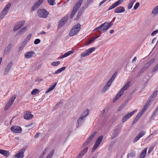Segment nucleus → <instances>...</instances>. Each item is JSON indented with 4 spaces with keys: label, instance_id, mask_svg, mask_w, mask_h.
I'll use <instances>...</instances> for the list:
<instances>
[{
    "label": "nucleus",
    "instance_id": "obj_1",
    "mask_svg": "<svg viewBox=\"0 0 158 158\" xmlns=\"http://www.w3.org/2000/svg\"><path fill=\"white\" fill-rule=\"evenodd\" d=\"M118 72H115L113 74L111 78L108 81V82L107 83L103 88L102 91V93H104L108 89L109 87L111 85L112 83L115 78Z\"/></svg>",
    "mask_w": 158,
    "mask_h": 158
},
{
    "label": "nucleus",
    "instance_id": "obj_2",
    "mask_svg": "<svg viewBox=\"0 0 158 158\" xmlns=\"http://www.w3.org/2000/svg\"><path fill=\"white\" fill-rule=\"evenodd\" d=\"M130 84V82H128L124 86L113 100V102H115L122 96V95L123 94L124 91L127 89L128 88Z\"/></svg>",
    "mask_w": 158,
    "mask_h": 158
},
{
    "label": "nucleus",
    "instance_id": "obj_3",
    "mask_svg": "<svg viewBox=\"0 0 158 158\" xmlns=\"http://www.w3.org/2000/svg\"><path fill=\"white\" fill-rule=\"evenodd\" d=\"M81 25L80 23H77L74 26L71 30L69 35L70 36H74L76 35L80 29Z\"/></svg>",
    "mask_w": 158,
    "mask_h": 158
},
{
    "label": "nucleus",
    "instance_id": "obj_4",
    "mask_svg": "<svg viewBox=\"0 0 158 158\" xmlns=\"http://www.w3.org/2000/svg\"><path fill=\"white\" fill-rule=\"evenodd\" d=\"M107 23L105 22L104 23L101 24L99 26L96 27L94 30V31L96 30H98V31L101 34L105 32L108 29L106 25Z\"/></svg>",
    "mask_w": 158,
    "mask_h": 158
},
{
    "label": "nucleus",
    "instance_id": "obj_5",
    "mask_svg": "<svg viewBox=\"0 0 158 158\" xmlns=\"http://www.w3.org/2000/svg\"><path fill=\"white\" fill-rule=\"evenodd\" d=\"M95 49V48L94 47H93L86 50L84 52L81 53V56L83 57L87 56L93 52Z\"/></svg>",
    "mask_w": 158,
    "mask_h": 158
},
{
    "label": "nucleus",
    "instance_id": "obj_6",
    "mask_svg": "<svg viewBox=\"0 0 158 158\" xmlns=\"http://www.w3.org/2000/svg\"><path fill=\"white\" fill-rule=\"evenodd\" d=\"M69 18V15H67L60 20L58 23V28H60L61 27L66 23Z\"/></svg>",
    "mask_w": 158,
    "mask_h": 158
},
{
    "label": "nucleus",
    "instance_id": "obj_7",
    "mask_svg": "<svg viewBox=\"0 0 158 158\" xmlns=\"http://www.w3.org/2000/svg\"><path fill=\"white\" fill-rule=\"evenodd\" d=\"M122 126L120 125H118L114 130L112 135L111 137V139H113L117 137L119 134V131L121 129Z\"/></svg>",
    "mask_w": 158,
    "mask_h": 158
},
{
    "label": "nucleus",
    "instance_id": "obj_8",
    "mask_svg": "<svg viewBox=\"0 0 158 158\" xmlns=\"http://www.w3.org/2000/svg\"><path fill=\"white\" fill-rule=\"evenodd\" d=\"M25 22V21L24 20H23L22 21L18 22L15 24L13 30L14 31H16L22 27Z\"/></svg>",
    "mask_w": 158,
    "mask_h": 158
},
{
    "label": "nucleus",
    "instance_id": "obj_9",
    "mask_svg": "<svg viewBox=\"0 0 158 158\" xmlns=\"http://www.w3.org/2000/svg\"><path fill=\"white\" fill-rule=\"evenodd\" d=\"M136 112V110H135L129 113H128L124 115L122 119V122L124 123L126 122Z\"/></svg>",
    "mask_w": 158,
    "mask_h": 158
},
{
    "label": "nucleus",
    "instance_id": "obj_10",
    "mask_svg": "<svg viewBox=\"0 0 158 158\" xmlns=\"http://www.w3.org/2000/svg\"><path fill=\"white\" fill-rule=\"evenodd\" d=\"M37 14L40 17L46 18L47 17L49 13L47 10H38Z\"/></svg>",
    "mask_w": 158,
    "mask_h": 158
},
{
    "label": "nucleus",
    "instance_id": "obj_11",
    "mask_svg": "<svg viewBox=\"0 0 158 158\" xmlns=\"http://www.w3.org/2000/svg\"><path fill=\"white\" fill-rule=\"evenodd\" d=\"M44 0H38L35 2L31 7L32 10L37 9L43 3Z\"/></svg>",
    "mask_w": 158,
    "mask_h": 158
},
{
    "label": "nucleus",
    "instance_id": "obj_12",
    "mask_svg": "<svg viewBox=\"0 0 158 158\" xmlns=\"http://www.w3.org/2000/svg\"><path fill=\"white\" fill-rule=\"evenodd\" d=\"M35 54V52L33 51L28 52L25 53L24 57L26 59H29L33 57Z\"/></svg>",
    "mask_w": 158,
    "mask_h": 158
},
{
    "label": "nucleus",
    "instance_id": "obj_13",
    "mask_svg": "<svg viewBox=\"0 0 158 158\" xmlns=\"http://www.w3.org/2000/svg\"><path fill=\"white\" fill-rule=\"evenodd\" d=\"M145 133L146 132L145 131H141L135 137L133 140V142L134 143L137 142L140 139V138L143 136Z\"/></svg>",
    "mask_w": 158,
    "mask_h": 158
},
{
    "label": "nucleus",
    "instance_id": "obj_14",
    "mask_svg": "<svg viewBox=\"0 0 158 158\" xmlns=\"http://www.w3.org/2000/svg\"><path fill=\"white\" fill-rule=\"evenodd\" d=\"M96 133V131H94V133L89 136V138L87 139L86 142L84 143L83 145L84 147L87 146L88 144L91 142L93 137L95 136Z\"/></svg>",
    "mask_w": 158,
    "mask_h": 158
},
{
    "label": "nucleus",
    "instance_id": "obj_15",
    "mask_svg": "<svg viewBox=\"0 0 158 158\" xmlns=\"http://www.w3.org/2000/svg\"><path fill=\"white\" fill-rule=\"evenodd\" d=\"M11 131L15 133H20L22 131L21 127L17 126H14L11 128Z\"/></svg>",
    "mask_w": 158,
    "mask_h": 158
},
{
    "label": "nucleus",
    "instance_id": "obj_16",
    "mask_svg": "<svg viewBox=\"0 0 158 158\" xmlns=\"http://www.w3.org/2000/svg\"><path fill=\"white\" fill-rule=\"evenodd\" d=\"M85 120V118L81 116L78 119L76 124L77 128L79 127L80 125H81L84 123Z\"/></svg>",
    "mask_w": 158,
    "mask_h": 158
},
{
    "label": "nucleus",
    "instance_id": "obj_17",
    "mask_svg": "<svg viewBox=\"0 0 158 158\" xmlns=\"http://www.w3.org/2000/svg\"><path fill=\"white\" fill-rule=\"evenodd\" d=\"M123 0H118L116 2L114 3L111 6H110L109 8L108 9V10H111L114 8H115L117 6L119 5L120 4L122 3L123 2Z\"/></svg>",
    "mask_w": 158,
    "mask_h": 158
},
{
    "label": "nucleus",
    "instance_id": "obj_18",
    "mask_svg": "<svg viewBox=\"0 0 158 158\" xmlns=\"http://www.w3.org/2000/svg\"><path fill=\"white\" fill-rule=\"evenodd\" d=\"M83 0H79L75 4L73 10H78L81 7V6L83 2Z\"/></svg>",
    "mask_w": 158,
    "mask_h": 158
},
{
    "label": "nucleus",
    "instance_id": "obj_19",
    "mask_svg": "<svg viewBox=\"0 0 158 158\" xmlns=\"http://www.w3.org/2000/svg\"><path fill=\"white\" fill-rule=\"evenodd\" d=\"M25 150L23 149L19 151L18 153L15 154V156L17 157V158H22L24 157V152Z\"/></svg>",
    "mask_w": 158,
    "mask_h": 158
},
{
    "label": "nucleus",
    "instance_id": "obj_20",
    "mask_svg": "<svg viewBox=\"0 0 158 158\" xmlns=\"http://www.w3.org/2000/svg\"><path fill=\"white\" fill-rule=\"evenodd\" d=\"M150 100H148L147 102L145 105L143 107L140 113H139L142 115L143 113L145 112L146 110H147V107L149 106L150 104L149 103L150 102Z\"/></svg>",
    "mask_w": 158,
    "mask_h": 158
},
{
    "label": "nucleus",
    "instance_id": "obj_21",
    "mask_svg": "<svg viewBox=\"0 0 158 158\" xmlns=\"http://www.w3.org/2000/svg\"><path fill=\"white\" fill-rule=\"evenodd\" d=\"M103 138V136L102 135L99 136L97 139L94 145L98 147L101 143Z\"/></svg>",
    "mask_w": 158,
    "mask_h": 158
},
{
    "label": "nucleus",
    "instance_id": "obj_22",
    "mask_svg": "<svg viewBox=\"0 0 158 158\" xmlns=\"http://www.w3.org/2000/svg\"><path fill=\"white\" fill-rule=\"evenodd\" d=\"M33 115L30 112L25 113L24 115V118L26 119H29L31 118Z\"/></svg>",
    "mask_w": 158,
    "mask_h": 158
},
{
    "label": "nucleus",
    "instance_id": "obj_23",
    "mask_svg": "<svg viewBox=\"0 0 158 158\" xmlns=\"http://www.w3.org/2000/svg\"><path fill=\"white\" fill-rule=\"evenodd\" d=\"M88 147L85 148L81 152V153L77 156V158H81V156H83L87 152L88 150Z\"/></svg>",
    "mask_w": 158,
    "mask_h": 158
},
{
    "label": "nucleus",
    "instance_id": "obj_24",
    "mask_svg": "<svg viewBox=\"0 0 158 158\" xmlns=\"http://www.w3.org/2000/svg\"><path fill=\"white\" fill-rule=\"evenodd\" d=\"M147 150V148H145L143 150L140 154L139 156V158H144L145 157L146 154Z\"/></svg>",
    "mask_w": 158,
    "mask_h": 158
},
{
    "label": "nucleus",
    "instance_id": "obj_25",
    "mask_svg": "<svg viewBox=\"0 0 158 158\" xmlns=\"http://www.w3.org/2000/svg\"><path fill=\"white\" fill-rule=\"evenodd\" d=\"M12 47V44H9L5 48L4 51V53L5 54H7L10 51Z\"/></svg>",
    "mask_w": 158,
    "mask_h": 158
},
{
    "label": "nucleus",
    "instance_id": "obj_26",
    "mask_svg": "<svg viewBox=\"0 0 158 158\" xmlns=\"http://www.w3.org/2000/svg\"><path fill=\"white\" fill-rule=\"evenodd\" d=\"M89 110L87 109L83 112L81 116L85 118L89 115Z\"/></svg>",
    "mask_w": 158,
    "mask_h": 158
},
{
    "label": "nucleus",
    "instance_id": "obj_27",
    "mask_svg": "<svg viewBox=\"0 0 158 158\" xmlns=\"http://www.w3.org/2000/svg\"><path fill=\"white\" fill-rule=\"evenodd\" d=\"M0 153L6 157L8 156L10 154L8 151L1 149H0Z\"/></svg>",
    "mask_w": 158,
    "mask_h": 158
},
{
    "label": "nucleus",
    "instance_id": "obj_28",
    "mask_svg": "<svg viewBox=\"0 0 158 158\" xmlns=\"http://www.w3.org/2000/svg\"><path fill=\"white\" fill-rule=\"evenodd\" d=\"M142 115L140 114L139 113L136 115V117L135 118L134 120L132 122V124H134L139 119L140 117Z\"/></svg>",
    "mask_w": 158,
    "mask_h": 158
},
{
    "label": "nucleus",
    "instance_id": "obj_29",
    "mask_svg": "<svg viewBox=\"0 0 158 158\" xmlns=\"http://www.w3.org/2000/svg\"><path fill=\"white\" fill-rule=\"evenodd\" d=\"M157 92L156 91H155L154 93L151 95L149 99L148 100H151L150 102H151L154 99L155 97H156L157 95Z\"/></svg>",
    "mask_w": 158,
    "mask_h": 158
},
{
    "label": "nucleus",
    "instance_id": "obj_30",
    "mask_svg": "<svg viewBox=\"0 0 158 158\" xmlns=\"http://www.w3.org/2000/svg\"><path fill=\"white\" fill-rule=\"evenodd\" d=\"M74 52V51L73 50L70 51H68L65 53H64L62 56L60 58V59H61L64 58V57H66L68 56L69 55L73 53Z\"/></svg>",
    "mask_w": 158,
    "mask_h": 158
},
{
    "label": "nucleus",
    "instance_id": "obj_31",
    "mask_svg": "<svg viewBox=\"0 0 158 158\" xmlns=\"http://www.w3.org/2000/svg\"><path fill=\"white\" fill-rule=\"evenodd\" d=\"M136 0H130L127 6V8L130 9L132 7L133 3L136 1Z\"/></svg>",
    "mask_w": 158,
    "mask_h": 158
},
{
    "label": "nucleus",
    "instance_id": "obj_32",
    "mask_svg": "<svg viewBox=\"0 0 158 158\" xmlns=\"http://www.w3.org/2000/svg\"><path fill=\"white\" fill-rule=\"evenodd\" d=\"M66 67H63L56 71L54 73L55 74L59 73L62 72L63 71H64Z\"/></svg>",
    "mask_w": 158,
    "mask_h": 158
},
{
    "label": "nucleus",
    "instance_id": "obj_33",
    "mask_svg": "<svg viewBox=\"0 0 158 158\" xmlns=\"http://www.w3.org/2000/svg\"><path fill=\"white\" fill-rule=\"evenodd\" d=\"M8 10H2L0 15V19H2L7 13Z\"/></svg>",
    "mask_w": 158,
    "mask_h": 158
},
{
    "label": "nucleus",
    "instance_id": "obj_34",
    "mask_svg": "<svg viewBox=\"0 0 158 158\" xmlns=\"http://www.w3.org/2000/svg\"><path fill=\"white\" fill-rule=\"evenodd\" d=\"M135 155V152L134 151H132L128 154L127 157V158H131V157H134Z\"/></svg>",
    "mask_w": 158,
    "mask_h": 158
},
{
    "label": "nucleus",
    "instance_id": "obj_35",
    "mask_svg": "<svg viewBox=\"0 0 158 158\" xmlns=\"http://www.w3.org/2000/svg\"><path fill=\"white\" fill-rule=\"evenodd\" d=\"M48 3L51 6H53L56 4L55 0H47Z\"/></svg>",
    "mask_w": 158,
    "mask_h": 158
},
{
    "label": "nucleus",
    "instance_id": "obj_36",
    "mask_svg": "<svg viewBox=\"0 0 158 158\" xmlns=\"http://www.w3.org/2000/svg\"><path fill=\"white\" fill-rule=\"evenodd\" d=\"M54 152V150H52L46 158H52Z\"/></svg>",
    "mask_w": 158,
    "mask_h": 158
},
{
    "label": "nucleus",
    "instance_id": "obj_37",
    "mask_svg": "<svg viewBox=\"0 0 158 158\" xmlns=\"http://www.w3.org/2000/svg\"><path fill=\"white\" fill-rule=\"evenodd\" d=\"M155 59L153 58L149 61L148 63H146L145 65L148 68L149 66H150L154 61Z\"/></svg>",
    "mask_w": 158,
    "mask_h": 158
},
{
    "label": "nucleus",
    "instance_id": "obj_38",
    "mask_svg": "<svg viewBox=\"0 0 158 158\" xmlns=\"http://www.w3.org/2000/svg\"><path fill=\"white\" fill-rule=\"evenodd\" d=\"M27 43L25 41H23L19 47V51L22 50L26 46Z\"/></svg>",
    "mask_w": 158,
    "mask_h": 158
},
{
    "label": "nucleus",
    "instance_id": "obj_39",
    "mask_svg": "<svg viewBox=\"0 0 158 158\" xmlns=\"http://www.w3.org/2000/svg\"><path fill=\"white\" fill-rule=\"evenodd\" d=\"M12 103H11V102H10L9 101L6 104V105L5 106V107L4 108V110H7L8 109L10 106H11Z\"/></svg>",
    "mask_w": 158,
    "mask_h": 158
},
{
    "label": "nucleus",
    "instance_id": "obj_40",
    "mask_svg": "<svg viewBox=\"0 0 158 158\" xmlns=\"http://www.w3.org/2000/svg\"><path fill=\"white\" fill-rule=\"evenodd\" d=\"M39 92V90L37 89H34L31 92V94L32 95H35L36 94Z\"/></svg>",
    "mask_w": 158,
    "mask_h": 158
},
{
    "label": "nucleus",
    "instance_id": "obj_41",
    "mask_svg": "<svg viewBox=\"0 0 158 158\" xmlns=\"http://www.w3.org/2000/svg\"><path fill=\"white\" fill-rule=\"evenodd\" d=\"M158 112V106L156 108V109L154 111V112L153 113L152 116V118L156 116V115L157 114H156Z\"/></svg>",
    "mask_w": 158,
    "mask_h": 158
},
{
    "label": "nucleus",
    "instance_id": "obj_42",
    "mask_svg": "<svg viewBox=\"0 0 158 158\" xmlns=\"http://www.w3.org/2000/svg\"><path fill=\"white\" fill-rule=\"evenodd\" d=\"M60 61H54L53 62L51 63V65L54 66H55L58 65L60 63Z\"/></svg>",
    "mask_w": 158,
    "mask_h": 158
},
{
    "label": "nucleus",
    "instance_id": "obj_43",
    "mask_svg": "<svg viewBox=\"0 0 158 158\" xmlns=\"http://www.w3.org/2000/svg\"><path fill=\"white\" fill-rule=\"evenodd\" d=\"M82 14V12L81 10H80V11H79L78 14L77 15V17L74 20H78V19L81 16V15Z\"/></svg>",
    "mask_w": 158,
    "mask_h": 158
},
{
    "label": "nucleus",
    "instance_id": "obj_44",
    "mask_svg": "<svg viewBox=\"0 0 158 158\" xmlns=\"http://www.w3.org/2000/svg\"><path fill=\"white\" fill-rule=\"evenodd\" d=\"M27 29V27H24L22 28L19 31V33L20 34H22V33H23Z\"/></svg>",
    "mask_w": 158,
    "mask_h": 158
},
{
    "label": "nucleus",
    "instance_id": "obj_45",
    "mask_svg": "<svg viewBox=\"0 0 158 158\" xmlns=\"http://www.w3.org/2000/svg\"><path fill=\"white\" fill-rule=\"evenodd\" d=\"M158 14V10H152V15L153 16H155Z\"/></svg>",
    "mask_w": 158,
    "mask_h": 158
},
{
    "label": "nucleus",
    "instance_id": "obj_46",
    "mask_svg": "<svg viewBox=\"0 0 158 158\" xmlns=\"http://www.w3.org/2000/svg\"><path fill=\"white\" fill-rule=\"evenodd\" d=\"M31 34H29L27 36V37L26 38L25 40L24 41H25V42H26V43H27L29 41V40L31 38Z\"/></svg>",
    "mask_w": 158,
    "mask_h": 158
},
{
    "label": "nucleus",
    "instance_id": "obj_47",
    "mask_svg": "<svg viewBox=\"0 0 158 158\" xmlns=\"http://www.w3.org/2000/svg\"><path fill=\"white\" fill-rule=\"evenodd\" d=\"M148 67L145 64L143 67L140 69V71L143 73L148 69Z\"/></svg>",
    "mask_w": 158,
    "mask_h": 158
},
{
    "label": "nucleus",
    "instance_id": "obj_48",
    "mask_svg": "<svg viewBox=\"0 0 158 158\" xmlns=\"http://www.w3.org/2000/svg\"><path fill=\"white\" fill-rule=\"evenodd\" d=\"M11 6V4L10 3H9L4 8L3 10H7V9H9L10 7Z\"/></svg>",
    "mask_w": 158,
    "mask_h": 158
},
{
    "label": "nucleus",
    "instance_id": "obj_49",
    "mask_svg": "<svg viewBox=\"0 0 158 158\" xmlns=\"http://www.w3.org/2000/svg\"><path fill=\"white\" fill-rule=\"evenodd\" d=\"M77 10H72V11L71 13V15H70V18H72L74 16V15L76 13V11Z\"/></svg>",
    "mask_w": 158,
    "mask_h": 158
},
{
    "label": "nucleus",
    "instance_id": "obj_50",
    "mask_svg": "<svg viewBox=\"0 0 158 158\" xmlns=\"http://www.w3.org/2000/svg\"><path fill=\"white\" fill-rule=\"evenodd\" d=\"M106 25H107V27L108 28V29L111 27L113 25V23L111 22H110V23H107Z\"/></svg>",
    "mask_w": 158,
    "mask_h": 158
},
{
    "label": "nucleus",
    "instance_id": "obj_51",
    "mask_svg": "<svg viewBox=\"0 0 158 158\" xmlns=\"http://www.w3.org/2000/svg\"><path fill=\"white\" fill-rule=\"evenodd\" d=\"M56 84H57L56 83H54V84L53 85H50L49 87L50 88H51V89H52V90L55 87L56 85Z\"/></svg>",
    "mask_w": 158,
    "mask_h": 158
},
{
    "label": "nucleus",
    "instance_id": "obj_52",
    "mask_svg": "<svg viewBox=\"0 0 158 158\" xmlns=\"http://www.w3.org/2000/svg\"><path fill=\"white\" fill-rule=\"evenodd\" d=\"M12 62H9L8 65L7 66L6 68H8V69H10L12 67Z\"/></svg>",
    "mask_w": 158,
    "mask_h": 158
},
{
    "label": "nucleus",
    "instance_id": "obj_53",
    "mask_svg": "<svg viewBox=\"0 0 158 158\" xmlns=\"http://www.w3.org/2000/svg\"><path fill=\"white\" fill-rule=\"evenodd\" d=\"M158 70V63L156 64V65L154 67V68L152 69V72H154L157 70Z\"/></svg>",
    "mask_w": 158,
    "mask_h": 158
},
{
    "label": "nucleus",
    "instance_id": "obj_54",
    "mask_svg": "<svg viewBox=\"0 0 158 158\" xmlns=\"http://www.w3.org/2000/svg\"><path fill=\"white\" fill-rule=\"evenodd\" d=\"M16 97L14 96H12L11 98V99L9 101L10 102H11V103H12L14 102V101L15 100Z\"/></svg>",
    "mask_w": 158,
    "mask_h": 158
},
{
    "label": "nucleus",
    "instance_id": "obj_55",
    "mask_svg": "<svg viewBox=\"0 0 158 158\" xmlns=\"http://www.w3.org/2000/svg\"><path fill=\"white\" fill-rule=\"evenodd\" d=\"M139 2H137L134 7V9L135 10L137 9L138 7L139 6Z\"/></svg>",
    "mask_w": 158,
    "mask_h": 158
},
{
    "label": "nucleus",
    "instance_id": "obj_56",
    "mask_svg": "<svg viewBox=\"0 0 158 158\" xmlns=\"http://www.w3.org/2000/svg\"><path fill=\"white\" fill-rule=\"evenodd\" d=\"M94 41V40H93L92 39V38H91V39H90L87 42V43L86 44V45H88L90 43H92Z\"/></svg>",
    "mask_w": 158,
    "mask_h": 158
},
{
    "label": "nucleus",
    "instance_id": "obj_57",
    "mask_svg": "<svg viewBox=\"0 0 158 158\" xmlns=\"http://www.w3.org/2000/svg\"><path fill=\"white\" fill-rule=\"evenodd\" d=\"M40 40L39 39H36L35 40L34 42V43L35 44H37L40 43Z\"/></svg>",
    "mask_w": 158,
    "mask_h": 158
},
{
    "label": "nucleus",
    "instance_id": "obj_58",
    "mask_svg": "<svg viewBox=\"0 0 158 158\" xmlns=\"http://www.w3.org/2000/svg\"><path fill=\"white\" fill-rule=\"evenodd\" d=\"M158 33V29L154 31L151 34V35L153 36Z\"/></svg>",
    "mask_w": 158,
    "mask_h": 158
},
{
    "label": "nucleus",
    "instance_id": "obj_59",
    "mask_svg": "<svg viewBox=\"0 0 158 158\" xmlns=\"http://www.w3.org/2000/svg\"><path fill=\"white\" fill-rule=\"evenodd\" d=\"M115 10H125L124 8L122 6L118 7Z\"/></svg>",
    "mask_w": 158,
    "mask_h": 158
},
{
    "label": "nucleus",
    "instance_id": "obj_60",
    "mask_svg": "<svg viewBox=\"0 0 158 158\" xmlns=\"http://www.w3.org/2000/svg\"><path fill=\"white\" fill-rule=\"evenodd\" d=\"M10 70V69L6 67L5 70L4 74H7L9 72Z\"/></svg>",
    "mask_w": 158,
    "mask_h": 158
},
{
    "label": "nucleus",
    "instance_id": "obj_61",
    "mask_svg": "<svg viewBox=\"0 0 158 158\" xmlns=\"http://www.w3.org/2000/svg\"><path fill=\"white\" fill-rule=\"evenodd\" d=\"M125 10H114V12L117 13H119L123 12Z\"/></svg>",
    "mask_w": 158,
    "mask_h": 158
},
{
    "label": "nucleus",
    "instance_id": "obj_62",
    "mask_svg": "<svg viewBox=\"0 0 158 158\" xmlns=\"http://www.w3.org/2000/svg\"><path fill=\"white\" fill-rule=\"evenodd\" d=\"M51 90H52V89H51V88L49 87L48 89L45 91V93H46V94L48 93L49 92L51 91Z\"/></svg>",
    "mask_w": 158,
    "mask_h": 158
},
{
    "label": "nucleus",
    "instance_id": "obj_63",
    "mask_svg": "<svg viewBox=\"0 0 158 158\" xmlns=\"http://www.w3.org/2000/svg\"><path fill=\"white\" fill-rule=\"evenodd\" d=\"M98 147L97 146H96L95 145H94V147L92 149V152H94L95 150Z\"/></svg>",
    "mask_w": 158,
    "mask_h": 158
},
{
    "label": "nucleus",
    "instance_id": "obj_64",
    "mask_svg": "<svg viewBox=\"0 0 158 158\" xmlns=\"http://www.w3.org/2000/svg\"><path fill=\"white\" fill-rule=\"evenodd\" d=\"M106 0H103L101 1L99 4V6H100L102 5Z\"/></svg>",
    "mask_w": 158,
    "mask_h": 158
}]
</instances>
